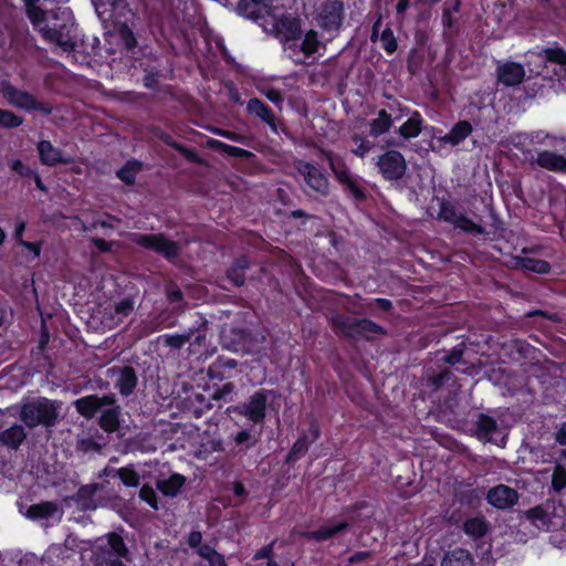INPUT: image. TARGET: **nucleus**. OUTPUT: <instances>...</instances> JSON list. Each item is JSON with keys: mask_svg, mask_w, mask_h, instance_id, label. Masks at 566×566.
I'll return each instance as SVG.
<instances>
[{"mask_svg": "<svg viewBox=\"0 0 566 566\" xmlns=\"http://www.w3.org/2000/svg\"><path fill=\"white\" fill-rule=\"evenodd\" d=\"M27 14L33 27L41 33L42 38L59 46L63 52H71L75 48V22L73 17L67 11H62L61 14L64 23L59 28L49 27L45 22L46 13L38 6H29Z\"/></svg>", "mask_w": 566, "mask_h": 566, "instance_id": "nucleus-1", "label": "nucleus"}, {"mask_svg": "<svg viewBox=\"0 0 566 566\" xmlns=\"http://www.w3.org/2000/svg\"><path fill=\"white\" fill-rule=\"evenodd\" d=\"M74 406L77 412L87 419L101 412L99 426L106 432H114L119 427L120 407L115 403L113 395L85 396L75 400Z\"/></svg>", "mask_w": 566, "mask_h": 566, "instance_id": "nucleus-2", "label": "nucleus"}, {"mask_svg": "<svg viewBox=\"0 0 566 566\" xmlns=\"http://www.w3.org/2000/svg\"><path fill=\"white\" fill-rule=\"evenodd\" d=\"M282 27L286 28L289 39L293 42L287 43L285 50L289 52L290 57L295 63H305V60L317 52L321 42L318 41L317 33L313 30L307 31L301 43L296 42L297 35L301 33L298 23L294 19H286L282 21Z\"/></svg>", "mask_w": 566, "mask_h": 566, "instance_id": "nucleus-3", "label": "nucleus"}, {"mask_svg": "<svg viewBox=\"0 0 566 566\" xmlns=\"http://www.w3.org/2000/svg\"><path fill=\"white\" fill-rule=\"evenodd\" d=\"M55 419V408L48 399H38L21 408V420L30 428L39 424L51 426Z\"/></svg>", "mask_w": 566, "mask_h": 566, "instance_id": "nucleus-4", "label": "nucleus"}, {"mask_svg": "<svg viewBox=\"0 0 566 566\" xmlns=\"http://www.w3.org/2000/svg\"><path fill=\"white\" fill-rule=\"evenodd\" d=\"M220 337L223 347L233 352L258 353L264 343L263 336H253L243 329L235 328L229 331L223 328Z\"/></svg>", "mask_w": 566, "mask_h": 566, "instance_id": "nucleus-5", "label": "nucleus"}, {"mask_svg": "<svg viewBox=\"0 0 566 566\" xmlns=\"http://www.w3.org/2000/svg\"><path fill=\"white\" fill-rule=\"evenodd\" d=\"M129 239L132 242L140 245L147 250L155 251L163 254L167 259L176 258L179 254L180 248L177 242L168 240L164 234H142L130 233Z\"/></svg>", "mask_w": 566, "mask_h": 566, "instance_id": "nucleus-6", "label": "nucleus"}, {"mask_svg": "<svg viewBox=\"0 0 566 566\" xmlns=\"http://www.w3.org/2000/svg\"><path fill=\"white\" fill-rule=\"evenodd\" d=\"M333 326L336 333L355 338L368 336L369 334H382L384 329L370 319H354L342 316L333 318Z\"/></svg>", "mask_w": 566, "mask_h": 566, "instance_id": "nucleus-7", "label": "nucleus"}, {"mask_svg": "<svg viewBox=\"0 0 566 566\" xmlns=\"http://www.w3.org/2000/svg\"><path fill=\"white\" fill-rule=\"evenodd\" d=\"M375 165L379 174L386 180H399L403 177L407 170V163L401 153L394 149H388L376 158Z\"/></svg>", "mask_w": 566, "mask_h": 566, "instance_id": "nucleus-8", "label": "nucleus"}, {"mask_svg": "<svg viewBox=\"0 0 566 566\" xmlns=\"http://www.w3.org/2000/svg\"><path fill=\"white\" fill-rule=\"evenodd\" d=\"M94 549L95 562L101 565L103 563H114L126 554L123 538L115 533L97 539Z\"/></svg>", "mask_w": 566, "mask_h": 566, "instance_id": "nucleus-9", "label": "nucleus"}, {"mask_svg": "<svg viewBox=\"0 0 566 566\" xmlns=\"http://www.w3.org/2000/svg\"><path fill=\"white\" fill-rule=\"evenodd\" d=\"M1 92L8 104L17 108L25 111L36 109L43 114L52 112V107L49 104L38 101L32 94L20 91L10 84H4Z\"/></svg>", "mask_w": 566, "mask_h": 566, "instance_id": "nucleus-10", "label": "nucleus"}, {"mask_svg": "<svg viewBox=\"0 0 566 566\" xmlns=\"http://www.w3.org/2000/svg\"><path fill=\"white\" fill-rule=\"evenodd\" d=\"M295 168L303 177L304 182L317 195L326 196L329 190V182L325 174L316 166L298 160Z\"/></svg>", "mask_w": 566, "mask_h": 566, "instance_id": "nucleus-11", "label": "nucleus"}, {"mask_svg": "<svg viewBox=\"0 0 566 566\" xmlns=\"http://www.w3.org/2000/svg\"><path fill=\"white\" fill-rule=\"evenodd\" d=\"M325 159L328 161L331 170L334 172L336 179L347 187L350 193L357 200L365 199V193L360 187L353 180L349 169L345 166L343 160L331 151H323Z\"/></svg>", "mask_w": 566, "mask_h": 566, "instance_id": "nucleus-12", "label": "nucleus"}, {"mask_svg": "<svg viewBox=\"0 0 566 566\" xmlns=\"http://www.w3.org/2000/svg\"><path fill=\"white\" fill-rule=\"evenodd\" d=\"M318 23L328 32L338 31L344 19V4L339 0H329L318 11Z\"/></svg>", "mask_w": 566, "mask_h": 566, "instance_id": "nucleus-13", "label": "nucleus"}, {"mask_svg": "<svg viewBox=\"0 0 566 566\" xmlns=\"http://www.w3.org/2000/svg\"><path fill=\"white\" fill-rule=\"evenodd\" d=\"M266 402V391L258 390L243 405L235 407V411L248 420L259 423L265 418Z\"/></svg>", "mask_w": 566, "mask_h": 566, "instance_id": "nucleus-14", "label": "nucleus"}, {"mask_svg": "<svg viewBox=\"0 0 566 566\" xmlns=\"http://www.w3.org/2000/svg\"><path fill=\"white\" fill-rule=\"evenodd\" d=\"M108 374L114 381L115 388H117L123 396H128L134 391L137 384V376L132 367H113L108 370Z\"/></svg>", "mask_w": 566, "mask_h": 566, "instance_id": "nucleus-15", "label": "nucleus"}, {"mask_svg": "<svg viewBox=\"0 0 566 566\" xmlns=\"http://www.w3.org/2000/svg\"><path fill=\"white\" fill-rule=\"evenodd\" d=\"M486 500L492 506L505 510L517 503L518 494L514 489L499 484L489 490Z\"/></svg>", "mask_w": 566, "mask_h": 566, "instance_id": "nucleus-16", "label": "nucleus"}, {"mask_svg": "<svg viewBox=\"0 0 566 566\" xmlns=\"http://www.w3.org/2000/svg\"><path fill=\"white\" fill-rule=\"evenodd\" d=\"M40 161L46 166L66 165L72 163L71 157H65L61 149L53 146L50 140H41L36 146Z\"/></svg>", "mask_w": 566, "mask_h": 566, "instance_id": "nucleus-17", "label": "nucleus"}, {"mask_svg": "<svg viewBox=\"0 0 566 566\" xmlns=\"http://www.w3.org/2000/svg\"><path fill=\"white\" fill-rule=\"evenodd\" d=\"M524 76V67L518 63L509 62L497 67V80L506 86L518 85Z\"/></svg>", "mask_w": 566, "mask_h": 566, "instance_id": "nucleus-18", "label": "nucleus"}, {"mask_svg": "<svg viewBox=\"0 0 566 566\" xmlns=\"http://www.w3.org/2000/svg\"><path fill=\"white\" fill-rule=\"evenodd\" d=\"M535 163L538 167L553 172H566V158L551 150L539 151Z\"/></svg>", "mask_w": 566, "mask_h": 566, "instance_id": "nucleus-19", "label": "nucleus"}, {"mask_svg": "<svg viewBox=\"0 0 566 566\" xmlns=\"http://www.w3.org/2000/svg\"><path fill=\"white\" fill-rule=\"evenodd\" d=\"M348 527V524L346 522H335L331 521L321 526L316 531L307 532L304 535L307 538L315 539L317 542L327 541L329 538H333L342 531L346 530Z\"/></svg>", "mask_w": 566, "mask_h": 566, "instance_id": "nucleus-20", "label": "nucleus"}, {"mask_svg": "<svg viewBox=\"0 0 566 566\" xmlns=\"http://www.w3.org/2000/svg\"><path fill=\"white\" fill-rule=\"evenodd\" d=\"M551 506H553V504L546 503L533 507L526 512V516L537 528H549L553 524V513L549 511Z\"/></svg>", "mask_w": 566, "mask_h": 566, "instance_id": "nucleus-21", "label": "nucleus"}, {"mask_svg": "<svg viewBox=\"0 0 566 566\" xmlns=\"http://www.w3.org/2000/svg\"><path fill=\"white\" fill-rule=\"evenodd\" d=\"M247 111L266 123L273 130H276L275 115L263 102L252 98L247 104Z\"/></svg>", "mask_w": 566, "mask_h": 566, "instance_id": "nucleus-22", "label": "nucleus"}, {"mask_svg": "<svg viewBox=\"0 0 566 566\" xmlns=\"http://www.w3.org/2000/svg\"><path fill=\"white\" fill-rule=\"evenodd\" d=\"M422 130V117L420 113L413 112L412 115L398 128V134L403 139L416 138Z\"/></svg>", "mask_w": 566, "mask_h": 566, "instance_id": "nucleus-23", "label": "nucleus"}, {"mask_svg": "<svg viewBox=\"0 0 566 566\" xmlns=\"http://www.w3.org/2000/svg\"><path fill=\"white\" fill-rule=\"evenodd\" d=\"M27 433L22 426L13 424L0 433V441L12 449H17L24 441Z\"/></svg>", "mask_w": 566, "mask_h": 566, "instance_id": "nucleus-24", "label": "nucleus"}, {"mask_svg": "<svg viewBox=\"0 0 566 566\" xmlns=\"http://www.w3.org/2000/svg\"><path fill=\"white\" fill-rule=\"evenodd\" d=\"M472 132L469 122L463 120L455 124L452 129L441 138V142L455 146L464 140Z\"/></svg>", "mask_w": 566, "mask_h": 566, "instance_id": "nucleus-25", "label": "nucleus"}, {"mask_svg": "<svg viewBox=\"0 0 566 566\" xmlns=\"http://www.w3.org/2000/svg\"><path fill=\"white\" fill-rule=\"evenodd\" d=\"M391 125V115L388 114L386 109H380L377 113V117L374 118L369 124V135L373 137L384 135L386 132L390 129Z\"/></svg>", "mask_w": 566, "mask_h": 566, "instance_id": "nucleus-26", "label": "nucleus"}, {"mask_svg": "<svg viewBox=\"0 0 566 566\" xmlns=\"http://www.w3.org/2000/svg\"><path fill=\"white\" fill-rule=\"evenodd\" d=\"M184 484L185 478L182 475L172 474L169 479L159 480L157 489L166 496H176Z\"/></svg>", "mask_w": 566, "mask_h": 566, "instance_id": "nucleus-27", "label": "nucleus"}, {"mask_svg": "<svg viewBox=\"0 0 566 566\" xmlns=\"http://www.w3.org/2000/svg\"><path fill=\"white\" fill-rule=\"evenodd\" d=\"M473 560L469 552L458 548L448 553L442 562L441 566H472Z\"/></svg>", "mask_w": 566, "mask_h": 566, "instance_id": "nucleus-28", "label": "nucleus"}, {"mask_svg": "<svg viewBox=\"0 0 566 566\" xmlns=\"http://www.w3.org/2000/svg\"><path fill=\"white\" fill-rule=\"evenodd\" d=\"M57 506L52 502H43L40 504L31 505L28 509L27 516L29 518H49L57 513Z\"/></svg>", "mask_w": 566, "mask_h": 566, "instance_id": "nucleus-29", "label": "nucleus"}, {"mask_svg": "<svg viewBox=\"0 0 566 566\" xmlns=\"http://www.w3.org/2000/svg\"><path fill=\"white\" fill-rule=\"evenodd\" d=\"M515 264H516V266H518L523 270L535 272L538 274H545L549 271V264L546 261L527 258V256L517 258L515 260Z\"/></svg>", "mask_w": 566, "mask_h": 566, "instance_id": "nucleus-30", "label": "nucleus"}, {"mask_svg": "<svg viewBox=\"0 0 566 566\" xmlns=\"http://www.w3.org/2000/svg\"><path fill=\"white\" fill-rule=\"evenodd\" d=\"M352 153L359 158L367 156L375 147V143L373 140L360 135H354L352 137Z\"/></svg>", "mask_w": 566, "mask_h": 566, "instance_id": "nucleus-31", "label": "nucleus"}, {"mask_svg": "<svg viewBox=\"0 0 566 566\" xmlns=\"http://www.w3.org/2000/svg\"><path fill=\"white\" fill-rule=\"evenodd\" d=\"M192 338V331L184 334H165L159 337L160 342L175 349L181 348L186 343Z\"/></svg>", "mask_w": 566, "mask_h": 566, "instance_id": "nucleus-32", "label": "nucleus"}, {"mask_svg": "<svg viewBox=\"0 0 566 566\" xmlns=\"http://www.w3.org/2000/svg\"><path fill=\"white\" fill-rule=\"evenodd\" d=\"M496 421L485 415H480L478 420V433L481 439L491 440V436L496 431Z\"/></svg>", "mask_w": 566, "mask_h": 566, "instance_id": "nucleus-33", "label": "nucleus"}, {"mask_svg": "<svg viewBox=\"0 0 566 566\" xmlns=\"http://www.w3.org/2000/svg\"><path fill=\"white\" fill-rule=\"evenodd\" d=\"M310 433H311V442L315 441L319 437V430H318L316 424H312L311 426ZM308 443H310V441H307L306 437H303V438L298 439L293 444L292 450L290 451L289 457L290 458H294V457H297L300 454H303L307 450Z\"/></svg>", "mask_w": 566, "mask_h": 566, "instance_id": "nucleus-34", "label": "nucleus"}, {"mask_svg": "<svg viewBox=\"0 0 566 566\" xmlns=\"http://www.w3.org/2000/svg\"><path fill=\"white\" fill-rule=\"evenodd\" d=\"M551 489L555 493L566 490V468L559 463L553 469Z\"/></svg>", "mask_w": 566, "mask_h": 566, "instance_id": "nucleus-35", "label": "nucleus"}, {"mask_svg": "<svg viewBox=\"0 0 566 566\" xmlns=\"http://www.w3.org/2000/svg\"><path fill=\"white\" fill-rule=\"evenodd\" d=\"M198 555L206 559L209 566H228L224 557L208 545L200 546Z\"/></svg>", "mask_w": 566, "mask_h": 566, "instance_id": "nucleus-36", "label": "nucleus"}, {"mask_svg": "<svg viewBox=\"0 0 566 566\" xmlns=\"http://www.w3.org/2000/svg\"><path fill=\"white\" fill-rule=\"evenodd\" d=\"M248 268V261L242 258L238 260L234 265L228 271V279L233 282L237 286H241L244 283L243 271Z\"/></svg>", "mask_w": 566, "mask_h": 566, "instance_id": "nucleus-37", "label": "nucleus"}, {"mask_svg": "<svg viewBox=\"0 0 566 566\" xmlns=\"http://www.w3.org/2000/svg\"><path fill=\"white\" fill-rule=\"evenodd\" d=\"M23 118L9 109L0 108V128H15L21 126Z\"/></svg>", "mask_w": 566, "mask_h": 566, "instance_id": "nucleus-38", "label": "nucleus"}, {"mask_svg": "<svg viewBox=\"0 0 566 566\" xmlns=\"http://www.w3.org/2000/svg\"><path fill=\"white\" fill-rule=\"evenodd\" d=\"M464 532L475 538L481 537L486 532V524L482 518H470L464 523Z\"/></svg>", "mask_w": 566, "mask_h": 566, "instance_id": "nucleus-39", "label": "nucleus"}, {"mask_svg": "<svg viewBox=\"0 0 566 566\" xmlns=\"http://www.w3.org/2000/svg\"><path fill=\"white\" fill-rule=\"evenodd\" d=\"M462 213L450 202H442L439 210V218L454 224Z\"/></svg>", "mask_w": 566, "mask_h": 566, "instance_id": "nucleus-40", "label": "nucleus"}, {"mask_svg": "<svg viewBox=\"0 0 566 566\" xmlns=\"http://www.w3.org/2000/svg\"><path fill=\"white\" fill-rule=\"evenodd\" d=\"M139 164L137 161H129L123 168L117 171V176L120 180L126 184H133L137 171L139 170Z\"/></svg>", "mask_w": 566, "mask_h": 566, "instance_id": "nucleus-41", "label": "nucleus"}, {"mask_svg": "<svg viewBox=\"0 0 566 566\" xmlns=\"http://www.w3.org/2000/svg\"><path fill=\"white\" fill-rule=\"evenodd\" d=\"M455 228L461 229L468 233L482 234L484 230L481 226L473 222L471 219L467 218L464 214H461L457 222L453 224Z\"/></svg>", "mask_w": 566, "mask_h": 566, "instance_id": "nucleus-42", "label": "nucleus"}, {"mask_svg": "<svg viewBox=\"0 0 566 566\" xmlns=\"http://www.w3.org/2000/svg\"><path fill=\"white\" fill-rule=\"evenodd\" d=\"M134 310V302L130 298H124L118 302L114 307L116 322H120L124 317L129 315Z\"/></svg>", "mask_w": 566, "mask_h": 566, "instance_id": "nucleus-43", "label": "nucleus"}, {"mask_svg": "<svg viewBox=\"0 0 566 566\" xmlns=\"http://www.w3.org/2000/svg\"><path fill=\"white\" fill-rule=\"evenodd\" d=\"M117 474H118L120 481L126 486H132V488L138 486L139 475L134 470H132L129 468H120L118 470Z\"/></svg>", "mask_w": 566, "mask_h": 566, "instance_id": "nucleus-44", "label": "nucleus"}, {"mask_svg": "<svg viewBox=\"0 0 566 566\" xmlns=\"http://www.w3.org/2000/svg\"><path fill=\"white\" fill-rule=\"evenodd\" d=\"M208 130L218 136L224 137L235 143L247 144L248 137L241 134L233 133L231 130L221 129L218 127L210 126Z\"/></svg>", "mask_w": 566, "mask_h": 566, "instance_id": "nucleus-45", "label": "nucleus"}, {"mask_svg": "<svg viewBox=\"0 0 566 566\" xmlns=\"http://www.w3.org/2000/svg\"><path fill=\"white\" fill-rule=\"evenodd\" d=\"M380 42H381L382 49L387 53H394L396 51V49H397L396 38L394 35V32L389 28H386L381 32Z\"/></svg>", "mask_w": 566, "mask_h": 566, "instance_id": "nucleus-46", "label": "nucleus"}, {"mask_svg": "<svg viewBox=\"0 0 566 566\" xmlns=\"http://www.w3.org/2000/svg\"><path fill=\"white\" fill-rule=\"evenodd\" d=\"M139 496L143 501L148 503L153 509L157 510V496L153 488L144 485L139 491Z\"/></svg>", "mask_w": 566, "mask_h": 566, "instance_id": "nucleus-47", "label": "nucleus"}, {"mask_svg": "<svg viewBox=\"0 0 566 566\" xmlns=\"http://www.w3.org/2000/svg\"><path fill=\"white\" fill-rule=\"evenodd\" d=\"M254 7V9L251 10L252 14L261 15L263 13H269V8L265 3L260 2L258 0H242L241 7L248 9L249 7Z\"/></svg>", "mask_w": 566, "mask_h": 566, "instance_id": "nucleus-48", "label": "nucleus"}, {"mask_svg": "<svg viewBox=\"0 0 566 566\" xmlns=\"http://www.w3.org/2000/svg\"><path fill=\"white\" fill-rule=\"evenodd\" d=\"M170 147H172L174 149L179 151L181 155H184L188 161L200 163L198 155L193 150H190L178 143H170Z\"/></svg>", "mask_w": 566, "mask_h": 566, "instance_id": "nucleus-49", "label": "nucleus"}, {"mask_svg": "<svg viewBox=\"0 0 566 566\" xmlns=\"http://www.w3.org/2000/svg\"><path fill=\"white\" fill-rule=\"evenodd\" d=\"M10 168L22 177H29L33 174V170L25 166L20 159L11 160Z\"/></svg>", "mask_w": 566, "mask_h": 566, "instance_id": "nucleus-50", "label": "nucleus"}, {"mask_svg": "<svg viewBox=\"0 0 566 566\" xmlns=\"http://www.w3.org/2000/svg\"><path fill=\"white\" fill-rule=\"evenodd\" d=\"M224 154H227L229 156H233V157H240V158H250L253 156V154L251 151L245 150L240 147L231 146V145H227Z\"/></svg>", "mask_w": 566, "mask_h": 566, "instance_id": "nucleus-51", "label": "nucleus"}, {"mask_svg": "<svg viewBox=\"0 0 566 566\" xmlns=\"http://www.w3.org/2000/svg\"><path fill=\"white\" fill-rule=\"evenodd\" d=\"M263 94L266 96L269 101H271L273 104L277 106H280L283 102V97L277 90L270 88L268 91H264Z\"/></svg>", "mask_w": 566, "mask_h": 566, "instance_id": "nucleus-52", "label": "nucleus"}, {"mask_svg": "<svg viewBox=\"0 0 566 566\" xmlns=\"http://www.w3.org/2000/svg\"><path fill=\"white\" fill-rule=\"evenodd\" d=\"M92 243L98 249L99 252H109L114 242H107L99 238H93Z\"/></svg>", "mask_w": 566, "mask_h": 566, "instance_id": "nucleus-53", "label": "nucleus"}, {"mask_svg": "<svg viewBox=\"0 0 566 566\" xmlns=\"http://www.w3.org/2000/svg\"><path fill=\"white\" fill-rule=\"evenodd\" d=\"M227 145L228 144H224L218 139H213V138H209L207 142H206V146L210 149H214V150H219V151H222V153H226V148H227Z\"/></svg>", "mask_w": 566, "mask_h": 566, "instance_id": "nucleus-54", "label": "nucleus"}, {"mask_svg": "<svg viewBox=\"0 0 566 566\" xmlns=\"http://www.w3.org/2000/svg\"><path fill=\"white\" fill-rule=\"evenodd\" d=\"M443 359L446 363H448L450 365H455L457 363L461 361V359H462V350L454 349L452 353L447 355Z\"/></svg>", "mask_w": 566, "mask_h": 566, "instance_id": "nucleus-55", "label": "nucleus"}, {"mask_svg": "<svg viewBox=\"0 0 566 566\" xmlns=\"http://www.w3.org/2000/svg\"><path fill=\"white\" fill-rule=\"evenodd\" d=\"M21 247L28 249L31 251L35 258H38L41 253V243L38 242H28V241H21Z\"/></svg>", "mask_w": 566, "mask_h": 566, "instance_id": "nucleus-56", "label": "nucleus"}, {"mask_svg": "<svg viewBox=\"0 0 566 566\" xmlns=\"http://www.w3.org/2000/svg\"><path fill=\"white\" fill-rule=\"evenodd\" d=\"M201 539H202V535L200 532H197V531H193L189 534V537H188V544L191 546V547H199L200 543H201Z\"/></svg>", "mask_w": 566, "mask_h": 566, "instance_id": "nucleus-57", "label": "nucleus"}, {"mask_svg": "<svg viewBox=\"0 0 566 566\" xmlns=\"http://www.w3.org/2000/svg\"><path fill=\"white\" fill-rule=\"evenodd\" d=\"M250 439H251L250 433L247 430H242V431L238 432L234 437V441L237 444L245 443Z\"/></svg>", "mask_w": 566, "mask_h": 566, "instance_id": "nucleus-58", "label": "nucleus"}, {"mask_svg": "<svg viewBox=\"0 0 566 566\" xmlns=\"http://www.w3.org/2000/svg\"><path fill=\"white\" fill-rule=\"evenodd\" d=\"M272 545H268L255 553V558H269L272 554Z\"/></svg>", "mask_w": 566, "mask_h": 566, "instance_id": "nucleus-59", "label": "nucleus"}, {"mask_svg": "<svg viewBox=\"0 0 566 566\" xmlns=\"http://www.w3.org/2000/svg\"><path fill=\"white\" fill-rule=\"evenodd\" d=\"M167 295H168V300L171 303L180 301L182 298V293H181V291L179 289H175V290L168 291Z\"/></svg>", "mask_w": 566, "mask_h": 566, "instance_id": "nucleus-60", "label": "nucleus"}, {"mask_svg": "<svg viewBox=\"0 0 566 566\" xmlns=\"http://www.w3.org/2000/svg\"><path fill=\"white\" fill-rule=\"evenodd\" d=\"M205 343H206V335H205V334H202V333H199V334L195 337L193 342L190 344V348H191V350L196 352L195 347H196V346H201V345H203Z\"/></svg>", "mask_w": 566, "mask_h": 566, "instance_id": "nucleus-61", "label": "nucleus"}, {"mask_svg": "<svg viewBox=\"0 0 566 566\" xmlns=\"http://www.w3.org/2000/svg\"><path fill=\"white\" fill-rule=\"evenodd\" d=\"M25 229V223L24 222H20L17 228H15V231H14V238L15 240L18 241V243L21 245V241H24L22 239V234H23V231Z\"/></svg>", "mask_w": 566, "mask_h": 566, "instance_id": "nucleus-62", "label": "nucleus"}, {"mask_svg": "<svg viewBox=\"0 0 566 566\" xmlns=\"http://www.w3.org/2000/svg\"><path fill=\"white\" fill-rule=\"evenodd\" d=\"M556 440L560 444H566V422L560 427V429L557 431Z\"/></svg>", "mask_w": 566, "mask_h": 566, "instance_id": "nucleus-63", "label": "nucleus"}, {"mask_svg": "<svg viewBox=\"0 0 566 566\" xmlns=\"http://www.w3.org/2000/svg\"><path fill=\"white\" fill-rule=\"evenodd\" d=\"M549 57L562 64H566V53L563 51L554 52L549 55Z\"/></svg>", "mask_w": 566, "mask_h": 566, "instance_id": "nucleus-64", "label": "nucleus"}]
</instances>
